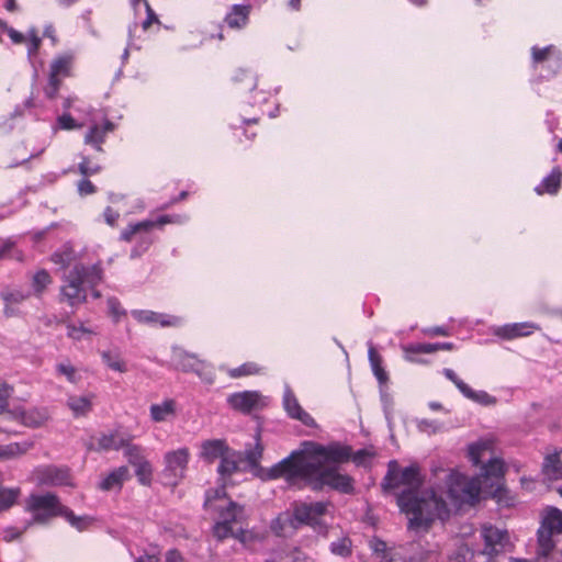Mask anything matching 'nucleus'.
I'll return each mask as SVG.
<instances>
[{
	"instance_id": "nucleus-1",
	"label": "nucleus",
	"mask_w": 562,
	"mask_h": 562,
	"mask_svg": "<svg viewBox=\"0 0 562 562\" xmlns=\"http://www.w3.org/2000/svg\"><path fill=\"white\" fill-rule=\"evenodd\" d=\"M351 448L339 442L327 446L304 441L301 449L274 464L268 473L269 479L284 477L288 482L302 480L313 491L328 486L344 494L355 491L353 479L338 471L337 465L348 462Z\"/></svg>"
},
{
	"instance_id": "nucleus-2",
	"label": "nucleus",
	"mask_w": 562,
	"mask_h": 562,
	"mask_svg": "<svg viewBox=\"0 0 562 562\" xmlns=\"http://www.w3.org/2000/svg\"><path fill=\"white\" fill-rule=\"evenodd\" d=\"M401 485L407 486L397 496V505L408 517V528L415 531H427L436 519L449 517L446 501L434 488L419 491L422 477L419 468H404L398 475L387 472L382 484L384 490H393Z\"/></svg>"
},
{
	"instance_id": "nucleus-3",
	"label": "nucleus",
	"mask_w": 562,
	"mask_h": 562,
	"mask_svg": "<svg viewBox=\"0 0 562 562\" xmlns=\"http://www.w3.org/2000/svg\"><path fill=\"white\" fill-rule=\"evenodd\" d=\"M102 279L103 270L100 265L76 263L64 278V284L60 286V300L72 307L82 304L87 300L85 284L95 288Z\"/></svg>"
},
{
	"instance_id": "nucleus-4",
	"label": "nucleus",
	"mask_w": 562,
	"mask_h": 562,
	"mask_svg": "<svg viewBox=\"0 0 562 562\" xmlns=\"http://www.w3.org/2000/svg\"><path fill=\"white\" fill-rule=\"evenodd\" d=\"M446 476L447 495L454 504L473 505L477 502L481 492L480 476L468 479L458 472H450Z\"/></svg>"
},
{
	"instance_id": "nucleus-5",
	"label": "nucleus",
	"mask_w": 562,
	"mask_h": 562,
	"mask_svg": "<svg viewBox=\"0 0 562 562\" xmlns=\"http://www.w3.org/2000/svg\"><path fill=\"white\" fill-rule=\"evenodd\" d=\"M59 497L54 493L31 494L25 501V509L33 515L37 524H46L52 518L60 516L64 509Z\"/></svg>"
},
{
	"instance_id": "nucleus-6",
	"label": "nucleus",
	"mask_w": 562,
	"mask_h": 562,
	"mask_svg": "<svg viewBox=\"0 0 562 562\" xmlns=\"http://www.w3.org/2000/svg\"><path fill=\"white\" fill-rule=\"evenodd\" d=\"M562 533V512L550 508L538 529V555L547 557L555 547L554 537Z\"/></svg>"
},
{
	"instance_id": "nucleus-7",
	"label": "nucleus",
	"mask_w": 562,
	"mask_h": 562,
	"mask_svg": "<svg viewBox=\"0 0 562 562\" xmlns=\"http://www.w3.org/2000/svg\"><path fill=\"white\" fill-rule=\"evenodd\" d=\"M189 460L190 451L186 447L168 451L165 454L162 473L170 484L177 485L186 476Z\"/></svg>"
},
{
	"instance_id": "nucleus-8",
	"label": "nucleus",
	"mask_w": 562,
	"mask_h": 562,
	"mask_svg": "<svg viewBox=\"0 0 562 562\" xmlns=\"http://www.w3.org/2000/svg\"><path fill=\"white\" fill-rule=\"evenodd\" d=\"M482 476L487 480L490 477H494L497 480L495 488L492 491L491 495L499 505L509 507L514 505V497L510 495L509 491L501 483V479L504 475V462L501 459L494 458L491 459L483 468H482Z\"/></svg>"
},
{
	"instance_id": "nucleus-9",
	"label": "nucleus",
	"mask_w": 562,
	"mask_h": 562,
	"mask_svg": "<svg viewBox=\"0 0 562 562\" xmlns=\"http://www.w3.org/2000/svg\"><path fill=\"white\" fill-rule=\"evenodd\" d=\"M481 537L484 541L482 553L490 557L499 554L501 552L505 551L509 544L508 531L490 524L482 526Z\"/></svg>"
},
{
	"instance_id": "nucleus-10",
	"label": "nucleus",
	"mask_w": 562,
	"mask_h": 562,
	"mask_svg": "<svg viewBox=\"0 0 562 562\" xmlns=\"http://www.w3.org/2000/svg\"><path fill=\"white\" fill-rule=\"evenodd\" d=\"M327 507L328 503L325 502L295 503L293 505L300 526L307 525L314 529L324 527L322 517L326 514Z\"/></svg>"
},
{
	"instance_id": "nucleus-11",
	"label": "nucleus",
	"mask_w": 562,
	"mask_h": 562,
	"mask_svg": "<svg viewBox=\"0 0 562 562\" xmlns=\"http://www.w3.org/2000/svg\"><path fill=\"white\" fill-rule=\"evenodd\" d=\"M32 477L37 485H71V479L67 468H58L55 465L37 467L33 470Z\"/></svg>"
},
{
	"instance_id": "nucleus-12",
	"label": "nucleus",
	"mask_w": 562,
	"mask_h": 562,
	"mask_svg": "<svg viewBox=\"0 0 562 562\" xmlns=\"http://www.w3.org/2000/svg\"><path fill=\"white\" fill-rule=\"evenodd\" d=\"M228 405L237 412L249 414L267 405V398L258 391H243L227 397Z\"/></svg>"
},
{
	"instance_id": "nucleus-13",
	"label": "nucleus",
	"mask_w": 562,
	"mask_h": 562,
	"mask_svg": "<svg viewBox=\"0 0 562 562\" xmlns=\"http://www.w3.org/2000/svg\"><path fill=\"white\" fill-rule=\"evenodd\" d=\"M12 415L11 422H16L29 428H40L50 418L49 411L46 407H32L30 409L14 407Z\"/></svg>"
},
{
	"instance_id": "nucleus-14",
	"label": "nucleus",
	"mask_w": 562,
	"mask_h": 562,
	"mask_svg": "<svg viewBox=\"0 0 562 562\" xmlns=\"http://www.w3.org/2000/svg\"><path fill=\"white\" fill-rule=\"evenodd\" d=\"M445 376L450 380L457 389L469 400L482 405H493L496 403L495 397L485 391H473L465 382L458 378L452 369H443Z\"/></svg>"
},
{
	"instance_id": "nucleus-15",
	"label": "nucleus",
	"mask_w": 562,
	"mask_h": 562,
	"mask_svg": "<svg viewBox=\"0 0 562 562\" xmlns=\"http://www.w3.org/2000/svg\"><path fill=\"white\" fill-rule=\"evenodd\" d=\"M294 509L280 513L270 524L271 531L278 537H291L300 528Z\"/></svg>"
},
{
	"instance_id": "nucleus-16",
	"label": "nucleus",
	"mask_w": 562,
	"mask_h": 562,
	"mask_svg": "<svg viewBox=\"0 0 562 562\" xmlns=\"http://www.w3.org/2000/svg\"><path fill=\"white\" fill-rule=\"evenodd\" d=\"M133 317L145 324H159L161 327H178L182 324V318L175 315L156 313L153 311H132Z\"/></svg>"
},
{
	"instance_id": "nucleus-17",
	"label": "nucleus",
	"mask_w": 562,
	"mask_h": 562,
	"mask_svg": "<svg viewBox=\"0 0 562 562\" xmlns=\"http://www.w3.org/2000/svg\"><path fill=\"white\" fill-rule=\"evenodd\" d=\"M13 394V387L5 382L0 383V432L18 434L15 429L9 426L13 408H9V398Z\"/></svg>"
},
{
	"instance_id": "nucleus-18",
	"label": "nucleus",
	"mask_w": 562,
	"mask_h": 562,
	"mask_svg": "<svg viewBox=\"0 0 562 562\" xmlns=\"http://www.w3.org/2000/svg\"><path fill=\"white\" fill-rule=\"evenodd\" d=\"M250 4H234L224 18V24L231 30H241L249 23L251 13Z\"/></svg>"
},
{
	"instance_id": "nucleus-19",
	"label": "nucleus",
	"mask_w": 562,
	"mask_h": 562,
	"mask_svg": "<svg viewBox=\"0 0 562 562\" xmlns=\"http://www.w3.org/2000/svg\"><path fill=\"white\" fill-rule=\"evenodd\" d=\"M4 302L3 314L13 317L19 314L16 306L30 297V293L18 288H5L0 293Z\"/></svg>"
},
{
	"instance_id": "nucleus-20",
	"label": "nucleus",
	"mask_w": 562,
	"mask_h": 562,
	"mask_svg": "<svg viewBox=\"0 0 562 562\" xmlns=\"http://www.w3.org/2000/svg\"><path fill=\"white\" fill-rule=\"evenodd\" d=\"M266 562H313L299 547L284 546L272 551Z\"/></svg>"
},
{
	"instance_id": "nucleus-21",
	"label": "nucleus",
	"mask_w": 562,
	"mask_h": 562,
	"mask_svg": "<svg viewBox=\"0 0 562 562\" xmlns=\"http://www.w3.org/2000/svg\"><path fill=\"white\" fill-rule=\"evenodd\" d=\"M283 405L290 417L302 422L306 426L314 424L313 417L301 407L290 389H286L284 392Z\"/></svg>"
},
{
	"instance_id": "nucleus-22",
	"label": "nucleus",
	"mask_w": 562,
	"mask_h": 562,
	"mask_svg": "<svg viewBox=\"0 0 562 562\" xmlns=\"http://www.w3.org/2000/svg\"><path fill=\"white\" fill-rule=\"evenodd\" d=\"M132 436L120 430H113L108 434H102L98 439L99 451L120 450L132 441Z\"/></svg>"
},
{
	"instance_id": "nucleus-23",
	"label": "nucleus",
	"mask_w": 562,
	"mask_h": 562,
	"mask_svg": "<svg viewBox=\"0 0 562 562\" xmlns=\"http://www.w3.org/2000/svg\"><path fill=\"white\" fill-rule=\"evenodd\" d=\"M229 451L225 440L210 439L201 445V458L207 462H214L216 459H222Z\"/></svg>"
},
{
	"instance_id": "nucleus-24",
	"label": "nucleus",
	"mask_w": 562,
	"mask_h": 562,
	"mask_svg": "<svg viewBox=\"0 0 562 562\" xmlns=\"http://www.w3.org/2000/svg\"><path fill=\"white\" fill-rule=\"evenodd\" d=\"M177 414V403L172 398H167L159 404H153L149 407V416L155 423H165L171 420Z\"/></svg>"
},
{
	"instance_id": "nucleus-25",
	"label": "nucleus",
	"mask_w": 562,
	"mask_h": 562,
	"mask_svg": "<svg viewBox=\"0 0 562 562\" xmlns=\"http://www.w3.org/2000/svg\"><path fill=\"white\" fill-rule=\"evenodd\" d=\"M200 359L194 353H189L182 348L175 347L172 348L171 353V363L175 369L180 370L182 372H191L199 366Z\"/></svg>"
},
{
	"instance_id": "nucleus-26",
	"label": "nucleus",
	"mask_w": 562,
	"mask_h": 562,
	"mask_svg": "<svg viewBox=\"0 0 562 562\" xmlns=\"http://www.w3.org/2000/svg\"><path fill=\"white\" fill-rule=\"evenodd\" d=\"M114 130V124L110 121H105L103 125H92L86 136L85 143L92 145L97 151H102V144L104 143L108 133Z\"/></svg>"
},
{
	"instance_id": "nucleus-27",
	"label": "nucleus",
	"mask_w": 562,
	"mask_h": 562,
	"mask_svg": "<svg viewBox=\"0 0 562 562\" xmlns=\"http://www.w3.org/2000/svg\"><path fill=\"white\" fill-rule=\"evenodd\" d=\"M93 398V394L68 395L66 400V405L71 411L74 417H83L87 416L92 411Z\"/></svg>"
},
{
	"instance_id": "nucleus-28",
	"label": "nucleus",
	"mask_w": 562,
	"mask_h": 562,
	"mask_svg": "<svg viewBox=\"0 0 562 562\" xmlns=\"http://www.w3.org/2000/svg\"><path fill=\"white\" fill-rule=\"evenodd\" d=\"M34 448L33 440H23L20 442H10L0 446V460H13L25 456Z\"/></svg>"
},
{
	"instance_id": "nucleus-29",
	"label": "nucleus",
	"mask_w": 562,
	"mask_h": 562,
	"mask_svg": "<svg viewBox=\"0 0 562 562\" xmlns=\"http://www.w3.org/2000/svg\"><path fill=\"white\" fill-rule=\"evenodd\" d=\"M246 519L244 506L229 501L227 505L220 509V520L232 526H241Z\"/></svg>"
},
{
	"instance_id": "nucleus-30",
	"label": "nucleus",
	"mask_w": 562,
	"mask_h": 562,
	"mask_svg": "<svg viewBox=\"0 0 562 562\" xmlns=\"http://www.w3.org/2000/svg\"><path fill=\"white\" fill-rule=\"evenodd\" d=\"M537 327L531 323H515L504 325L495 331L497 336L505 339H513L521 336H527L533 331Z\"/></svg>"
},
{
	"instance_id": "nucleus-31",
	"label": "nucleus",
	"mask_w": 562,
	"mask_h": 562,
	"mask_svg": "<svg viewBox=\"0 0 562 562\" xmlns=\"http://www.w3.org/2000/svg\"><path fill=\"white\" fill-rule=\"evenodd\" d=\"M130 471L127 467H119L109 473L100 483V488L103 491H111L113 488H121L122 484L128 479Z\"/></svg>"
},
{
	"instance_id": "nucleus-32",
	"label": "nucleus",
	"mask_w": 562,
	"mask_h": 562,
	"mask_svg": "<svg viewBox=\"0 0 562 562\" xmlns=\"http://www.w3.org/2000/svg\"><path fill=\"white\" fill-rule=\"evenodd\" d=\"M542 473L544 479L549 482L557 481L562 477V461L559 453H552L544 458Z\"/></svg>"
},
{
	"instance_id": "nucleus-33",
	"label": "nucleus",
	"mask_w": 562,
	"mask_h": 562,
	"mask_svg": "<svg viewBox=\"0 0 562 562\" xmlns=\"http://www.w3.org/2000/svg\"><path fill=\"white\" fill-rule=\"evenodd\" d=\"M562 172L559 168H554L539 186L536 187L538 194L549 193L555 194L561 187Z\"/></svg>"
},
{
	"instance_id": "nucleus-34",
	"label": "nucleus",
	"mask_w": 562,
	"mask_h": 562,
	"mask_svg": "<svg viewBox=\"0 0 562 562\" xmlns=\"http://www.w3.org/2000/svg\"><path fill=\"white\" fill-rule=\"evenodd\" d=\"M240 456L229 449V451L221 459L218 473L222 476H229L239 468Z\"/></svg>"
},
{
	"instance_id": "nucleus-35",
	"label": "nucleus",
	"mask_w": 562,
	"mask_h": 562,
	"mask_svg": "<svg viewBox=\"0 0 562 562\" xmlns=\"http://www.w3.org/2000/svg\"><path fill=\"white\" fill-rule=\"evenodd\" d=\"M221 370H225L229 378L239 379L248 375L259 374L262 368L256 362H245L241 366L233 369H226L224 366L220 367Z\"/></svg>"
},
{
	"instance_id": "nucleus-36",
	"label": "nucleus",
	"mask_w": 562,
	"mask_h": 562,
	"mask_svg": "<svg viewBox=\"0 0 562 562\" xmlns=\"http://www.w3.org/2000/svg\"><path fill=\"white\" fill-rule=\"evenodd\" d=\"M101 358L109 369L121 373L127 371L126 363L117 350H104L101 352Z\"/></svg>"
},
{
	"instance_id": "nucleus-37",
	"label": "nucleus",
	"mask_w": 562,
	"mask_h": 562,
	"mask_svg": "<svg viewBox=\"0 0 562 562\" xmlns=\"http://www.w3.org/2000/svg\"><path fill=\"white\" fill-rule=\"evenodd\" d=\"M213 532L217 539L222 540L228 537L241 539L245 531L241 526L234 527L232 525L218 520L213 528Z\"/></svg>"
},
{
	"instance_id": "nucleus-38",
	"label": "nucleus",
	"mask_w": 562,
	"mask_h": 562,
	"mask_svg": "<svg viewBox=\"0 0 562 562\" xmlns=\"http://www.w3.org/2000/svg\"><path fill=\"white\" fill-rule=\"evenodd\" d=\"M368 356L375 378L381 384L385 383L387 381V374L382 368V358L372 345L369 346Z\"/></svg>"
},
{
	"instance_id": "nucleus-39",
	"label": "nucleus",
	"mask_w": 562,
	"mask_h": 562,
	"mask_svg": "<svg viewBox=\"0 0 562 562\" xmlns=\"http://www.w3.org/2000/svg\"><path fill=\"white\" fill-rule=\"evenodd\" d=\"M234 82L240 85L243 91H252L257 87V78L247 70L239 69L233 78Z\"/></svg>"
},
{
	"instance_id": "nucleus-40",
	"label": "nucleus",
	"mask_w": 562,
	"mask_h": 562,
	"mask_svg": "<svg viewBox=\"0 0 562 562\" xmlns=\"http://www.w3.org/2000/svg\"><path fill=\"white\" fill-rule=\"evenodd\" d=\"M52 283V277L46 270H38L32 278V289L36 296H41Z\"/></svg>"
},
{
	"instance_id": "nucleus-41",
	"label": "nucleus",
	"mask_w": 562,
	"mask_h": 562,
	"mask_svg": "<svg viewBox=\"0 0 562 562\" xmlns=\"http://www.w3.org/2000/svg\"><path fill=\"white\" fill-rule=\"evenodd\" d=\"M191 372H194L206 384H213L215 382L213 367L204 360H200L199 366Z\"/></svg>"
},
{
	"instance_id": "nucleus-42",
	"label": "nucleus",
	"mask_w": 562,
	"mask_h": 562,
	"mask_svg": "<svg viewBox=\"0 0 562 562\" xmlns=\"http://www.w3.org/2000/svg\"><path fill=\"white\" fill-rule=\"evenodd\" d=\"M122 449H124V456L127 458L132 465L138 464L146 460L143 454V448L140 446L133 445L132 441H127V445Z\"/></svg>"
},
{
	"instance_id": "nucleus-43",
	"label": "nucleus",
	"mask_w": 562,
	"mask_h": 562,
	"mask_svg": "<svg viewBox=\"0 0 562 562\" xmlns=\"http://www.w3.org/2000/svg\"><path fill=\"white\" fill-rule=\"evenodd\" d=\"M70 66H71V57L69 56H61L56 58L52 66H50V72L57 76H69L70 72Z\"/></svg>"
},
{
	"instance_id": "nucleus-44",
	"label": "nucleus",
	"mask_w": 562,
	"mask_h": 562,
	"mask_svg": "<svg viewBox=\"0 0 562 562\" xmlns=\"http://www.w3.org/2000/svg\"><path fill=\"white\" fill-rule=\"evenodd\" d=\"M20 488H0V510L10 508L18 499Z\"/></svg>"
},
{
	"instance_id": "nucleus-45",
	"label": "nucleus",
	"mask_w": 562,
	"mask_h": 562,
	"mask_svg": "<svg viewBox=\"0 0 562 562\" xmlns=\"http://www.w3.org/2000/svg\"><path fill=\"white\" fill-rule=\"evenodd\" d=\"M63 517H65L67 519V521L75 528H77L78 530H83L88 524L90 522V518L89 517H79V516H76L74 514V512L71 509H69L68 507H64L63 512H61V515Z\"/></svg>"
},
{
	"instance_id": "nucleus-46",
	"label": "nucleus",
	"mask_w": 562,
	"mask_h": 562,
	"mask_svg": "<svg viewBox=\"0 0 562 562\" xmlns=\"http://www.w3.org/2000/svg\"><path fill=\"white\" fill-rule=\"evenodd\" d=\"M331 553L347 558L351 554V541L349 538H340L330 543Z\"/></svg>"
},
{
	"instance_id": "nucleus-47",
	"label": "nucleus",
	"mask_w": 562,
	"mask_h": 562,
	"mask_svg": "<svg viewBox=\"0 0 562 562\" xmlns=\"http://www.w3.org/2000/svg\"><path fill=\"white\" fill-rule=\"evenodd\" d=\"M134 467L136 468L135 472L138 477V481L144 485L149 484L153 472L150 463L147 460H145L138 464H135Z\"/></svg>"
},
{
	"instance_id": "nucleus-48",
	"label": "nucleus",
	"mask_w": 562,
	"mask_h": 562,
	"mask_svg": "<svg viewBox=\"0 0 562 562\" xmlns=\"http://www.w3.org/2000/svg\"><path fill=\"white\" fill-rule=\"evenodd\" d=\"M109 314L115 323L126 315V311L121 306L120 301L116 297L108 299Z\"/></svg>"
},
{
	"instance_id": "nucleus-49",
	"label": "nucleus",
	"mask_w": 562,
	"mask_h": 562,
	"mask_svg": "<svg viewBox=\"0 0 562 562\" xmlns=\"http://www.w3.org/2000/svg\"><path fill=\"white\" fill-rule=\"evenodd\" d=\"M102 167L98 164H92L88 157H82L78 165L79 172L86 178L100 172Z\"/></svg>"
},
{
	"instance_id": "nucleus-50",
	"label": "nucleus",
	"mask_w": 562,
	"mask_h": 562,
	"mask_svg": "<svg viewBox=\"0 0 562 562\" xmlns=\"http://www.w3.org/2000/svg\"><path fill=\"white\" fill-rule=\"evenodd\" d=\"M56 371L58 374L65 375L70 383H76L78 380L77 370L70 362L58 363L56 366Z\"/></svg>"
},
{
	"instance_id": "nucleus-51",
	"label": "nucleus",
	"mask_w": 562,
	"mask_h": 562,
	"mask_svg": "<svg viewBox=\"0 0 562 562\" xmlns=\"http://www.w3.org/2000/svg\"><path fill=\"white\" fill-rule=\"evenodd\" d=\"M263 448L259 441L256 442L255 448L249 449L245 452V458L249 465L256 467L258 465L261 457H262Z\"/></svg>"
},
{
	"instance_id": "nucleus-52",
	"label": "nucleus",
	"mask_w": 562,
	"mask_h": 562,
	"mask_svg": "<svg viewBox=\"0 0 562 562\" xmlns=\"http://www.w3.org/2000/svg\"><path fill=\"white\" fill-rule=\"evenodd\" d=\"M188 217L186 215L181 214H173V215H161L155 221L156 226H164L166 224H183L187 222Z\"/></svg>"
},
{
	"instance_id": "nucleus-53",
	"label": "nucleus",
	"mask_w": 562,
	"mask_h": 562,
	"mask_svg": "<svg viewBox=\"0 0 562 562\" xmlns=\"http://www.w3.org/2000/svg\"><path fill=\"white\" fill-rule=\"evenodd\" d=\"M85 334H92V330L83 325L76 326L74 324L67 325V336L74 340H80Z\"/></svg>"
},
{
	"instance_id": "nucleus-54",
	"label": "nucleus",
	"mask_w": 562,
	"mask_h": 562,
	"mask_svg": "<svg viewBox=\"0 0 562 562\" xmlns=\"http://www.w3.org/2000/svg\"><path fill=\"white\" fill-rule=\"evenodd\" d=\"M14 44L24 43L27 40V52L29 55L34 54L40 45L42 37H11Z\"/></svg>"
},
{
	"instance_id": "nucleus-55",
	"label": "nucleus",
	"mask_w": 562,
	"mask_h": 562,
	"mask_svg": "<svg viewBox=\"0 0 562 562\" xmlns=\"http://www.w3.org/2000/svg\"><path fill=\"white\" fill-rule=\"evenodd\" d=\"M57 125L59 128L68 131L80 127V125L76 123L75 119L69 113H64L63 115L58 116Z\"/></svg>"
},
{
	"instance_id": "nucleus-56",
	"label": "nucleus",
	"mask_w": 562,
	"mask_h": 562,
	"mask_svg": "<svg viewBox=\"0 0 562 562\" xmlns=\"http://www.w3.org/2000/svg\"><path fill=\"white\" fill-rule=\"evenodd\" d=\"M555 50V48L553 46H547V47H543V48H537V47H533L532 48V57H533V60L535 61H543L546 60L553 52Z\"/></svg>"
},
{
	"instance_id": "nucleus-57",
	"label": "nucleus",
	"mask_w": 562,
	"mask_h": 562,
	"mask_svg": "<svg viewBox=\"0 0 562 562\" xmlns=\"http://www.w3.org/2000/svg\"><path fill=\"white\" fill-rule=\"evenodd\" d=\"M77 188L81 196L89 195L95 192V187L86 177L78 182Z\"/></svg>"
},
{
	"instance_id": "nucleus-58",
	"label": "nucleus",
	"mask_w": 562,
	"mask_h": 562,
	"mask_svg": "<svg viewBox=\"0 0 562 562\" xmlns=\"http://www.w3.org/2000/svg\"><path fill=\"white\" fill-rule=\"evenodd\" d=\"M406 350L414 353H432L436 352V347H434V344H416L409 346Z\"/></svg>"
},
{
	"instance_id": "nucleus-59",
	"label": "nucleus",
	"mask_w": 562,
	"mask_h": 562,
	"mask_svg": "<svg viewBox=\"0 0 562 562\" xmlns=\"http://www.w3.org/2000/svg\"><path fill=\"white\" fill-rule=\"evenodd\" d=\"M485 447L481 443L471 445L469 448V457L474 465H477L481 460V452Z\"/></svg>"
},
{
	"instance_id": "nucleus-60",
	"label": "nucleus",
	"mask_w": 562,
	"mask_h": 562,
	"mask_svg": "<svg viewBox=\"0 0 562 562\" xmlns=\"http://www.w3.org/2000/svg\"><path fill=\"white\" fill-rule=\"evenodd\" d=\"M146 9H147V18L143 22V31H147L149 25L153 23H159L157 15L155 14L154 10L150 8L149 3L145 0Z\"/></svg>"
},
{
	"instance_id": "nucleus-61",
	"label": "nucleus",
	"mask_w": 562,
	"mask_h": 562,
	"mask_svg": "<svg viewBox=\"0 0 562 562\" xmlns=\"http://www.w3.org/2000/svg\"><path fill=\"white\" fill-rule=\"evenodd\" d=\"M103 216H104L105 222L110 226H114L120 217V214L112 207L108 206V207H105V210L103 212Z\"/></svg>"
},
{
	"instance_id": "nucleus-62",
	"label": "nucleus",
	"mask_w": 562,
	"mask_h": 562,
	"mask_svg": "<svg viewBox=\"0 0 562 562\" xmlns=\"http://www.w3.org/2000/svg\"><path fill=\"white\" fill-rule=\"evenodd\" d=\"M435 554L428 552L426 554L412 555L405 559V562H432L435 560Z\"/></svg>"
},
{
	"instance_id": "nucleus-63",
	"label": "nucleus",
	"mask_w": 562,
	"mask_h": 562,
	"mask_svg": "<svg viewBox=\"0 0 562 562\" xmlns=\"http://www.w3.org/2000/svg\"><path fill=\"white\" fill-rule=\"evenodd\" d=\"M135 562H160L159 551L154 550L150 553H145L144 555L137 558Z\"/></svg>"
},
{
	"instance_id": "nucleus-64",
	"label": "nucleus",
	"mask_w": 562,
	"mask_h": 562,
	"mask_svg": "<svg viewBox=\"0 0 562 562\" xmlns=\"http://www.w3.org/2000/svg\"><path fill=\"white\" fill-rule=\"evenodd\" d=\"M166 562H186L182 554L177 549L166 552Z\"/></svg>"
}]
</instances>
